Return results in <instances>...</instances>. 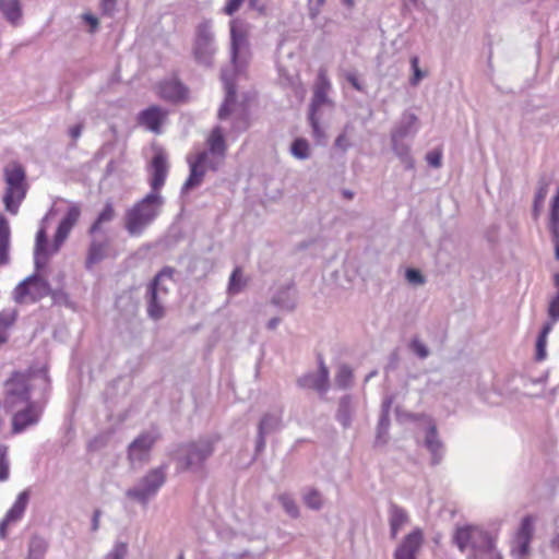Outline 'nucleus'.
Segmentation results:
<instances>
[{"instance_id":"obj_1","label":"nucleus","mask_w":559,"mask_h":559,"mask_svg":"<svg viewBox=\"0 0 559 559\" xmlns=\"http://www.w3.org/2000/svg\"><path fill=\"white\" fill-rule=\"evenodd\" d=\"M452 542L461 552H467V559H502L497 550L495 538L481 526L473 524L456 526Z\"/></svg>"},{"instance_id":"obj_2","label":"nucleus","mask_w":559,"mask_h":559,"mask_svg":"<svg viewBox=\"0 0 559 559\" xmlns=\"http://www.w3.org/2000/svg\"><path fill=\"white\" fill-rule=\"evenodd\" d=\"M219 439L218 435H205L195 440L180 443L173 456L177 471L194 474L203 473L205 464L215 452Z\"/></svg>"},{"instance_id":"obj_3","label":"nucleus","mask_w":559,"mask_h":559,"mask_svg":"<svg viewBox=\"0 0 559 559\" xmlns=\"http://www.w3.org/2000/svg\"><path fill=\"white\" fill-rule=\"evenodd\" d=\"M248 45L245 32L238 26V22L233 20L230 22V53L233 69H223L221 79L226 92L225 100L219 107L218 119L224 120L230 115V106L236 100V85L234 82V71L242 67L245 60L242 52Z\"/></svg>"},{"instance_id":"obj_4","label":"nucleus","mask_w":559,"mask_h":559,"mask_svg":"<svg viewBox=\"0 0 559 559\" xmlns=\"http://www.w3.org/2000/svg\"><path fill=\"white\" fill-rule=\"evenodd\" d=\"M164 199L159 193L150 192L124 215V228L132 237L141 236L159 215Z\"/></svg>"},{"instance_id":"obj_5","label":"nucleus","mask_w":559,"mask_h":559,"mask_svg":"<svg viewBox=\"0 0 559 559\" xmlns=\"http://www.w3.org/2000/svg\"><path fill=\"white\" fill-rule=\"evenodd\" d=\"M3 177L7 185L2 199L5 211L16 215L27 192L25 170L17 163L9 164L3 169Z\"/></svg>"},{"instance_id":"obj_6","label":"nucleus","mask_w":559,"mask_h":559,"mask_svg":"<svg viewBox=\"0 0 559 559\" xmlns=\"http://www.w3.org/2000/svg\"><path fill=\"white\" fill-rule=\"evenodd\" d=\"M32 382V376L21 372H15L5 381L3 407L7 412L33 402L31 399V392L33 389Z\"/></svg>"},{"instance_id":"obj_7","label":"nucleus","mask_w":559,"mask_h":559,"mask_svg":"<svg viewBox=\"0 0 559 559\" xmlns=\"http://www.w3.org/2000/svg\"><path fill=\"white\" fill-rule=\"evenodd\" d=\"M167 467L166 464H163L150 469L134 487L126 491V496L142 504L147 503L165 484Z\"/></svg>"},{"instance_id":"obj_8","label":"nucleus","mask_w":559,"mask_h":559,"mask_svg":"<svg viewBox=\"0 0 559 559\" xmlns=\"http://www.w3.org/2000/svg\"><path fill=\"white\" fill-rule=\"evenodd\" d=\"M51 293L49 283L37 273L23 280L13 290L17 304L36 302Z\"/></svg>"},{"instance_id":"obj_9","label":"nucleus","mask_w":559,"mask_h":559,"mask_svg":"<svg viewBox=\"0 0 559 559\" xmlns=\"http://www.w3.org/2000/svg\"><path fill=\"white\" fill-rule=\"evenodd\" d=\"M215 52L216 48L212 24L209 21L202 22L197 28V37L193 47L195 61L201 66L210 68L213 66Z\"/></svg>"},{"instance_id":"obj_10","label":"nucleus","mask_w":559,"mask_h":559,"mask_svg":"<svg viewBox=\"0 0 559 559\" xmlns=\"http://www.w3.org/2000/svg\"><path fill=\"white\" fill-rule=\"evenodd\" d=\"M175 269L171 266H164L151 281L147 286L146 299H147V314L151 319L157 321L164 318L165 307L164 299L159 295V282L165 278L173 280Z\"/></svg>"},{"instance_id":"obj_11","label":"nucleus","mask_w":559,"mask_h":559,"mask_svg":"<svg viewBox=\"0 0 559 559\" xmlns=\"http://www.w3.org/2000/svg\"><path fill=\"white\" fill-rule=\"evenodd\" d=\"M43 412L44 405L38 401H33L10 411L9 413L12 415V432L22 433L26 429L36 426L41 418Z\"/></svg>"},{"instance_id":"obj_12","label":"nucleus","mask_w":559,"mask_h":559,"mask_svg":"<svg viewBox=\"0 0 559 559\" xmlns=\"http://www.w3.org/2000/svg\"><path fill=\"white\" fill-rule=\"evenodd\" d=\"M207 148L200 153H207V169L216 171L223 165L226 153L227 143L222 127L216 126L212 129L206 139Z\"/></svg>"},{"instance_id":"obj_13","label":"nucleus","mask_w":559,"mask_h":559,"mask_svg":"<svg viewBox=\"0 0 559 559\" xmlns=\"http://www.w3.org/2000/svg\"><path fill=\"white\" fill-rule=\"evenodd\" d=\"M157 429H151L139 435L128 447V459L131 464L148 462L154 444L159 440Z\"/></svg>"},{"instance_id":"obj_14","label":"nucleus","mask_w":559,"mask_h":559,"mask_svg":"<svg viewBox=\"0 0 559 559\" xmlns=\"http://www.w3.org/2000/svg\"><path fill=\"white\" fill-rule=\"evenodd\" d=\"M80 216L81 206L78 203H72L57 227L52 241V253H57L60 250L71 230L79 222Z\"/></svg>"},{"instance_id":"obj_15","label":"nucleus","mask_w":559,"mask_h":559,"mask_svg":"<svg viewBox=\"0 0 559 559\" xmlns=\"http://www.w3.org/2000/svg\"><path fill=\"white\" fill-rule=\"evenodd\" d=\"M297 385L301 389H313L321 394L329 389V369L320 359L318 372H309L298 378Z\"/></svg>"},{"instance_id":"obj_16","label":"nucleus","mask_w":559,"mask_h":559,"mask_svg":"<svg viewBox=\"0 0 559 559\" xmlns=\"http://www.w3.org/2000/svg\"><path fill=\"white\" fill-rule=\"evenodd\" d=\"M151 178H150V186L152 191L158 193V191L163 188L165 185L169 165L167 162V155L164 151H158L154 154L152 160H151Z\"/></svg>"},{"instance_id":"obj_17","label":"nucleus","mask_w":559,"mask_h":559,"mask_svg":"<svg viewBox=\"0 0 559 559\" xmlns=\"http://www.w3.org/2000/svg\"><path fill=\"white\" fill-rule=\"evenodd\" d=\"M190 174L181 188V194L187 193L189 190L197 188L201 185L205 169L207 168V153H198L195 158L188 159Z\"/></svg>"},{"instance_id":"obj_18","label":"nucleus","mask_w":559,"mask_h":559,"mask_svg":"<svg viewBox=\"0 0 559 559\" xmlns=\"http://www.w3.org/2000/svg\"><path fill=\"white\" fill-rule=\"evenodd\" d=\"M424 542V535L420 528H415L407 534L402 544L396 548L394 559H416Z\"/></svg>"},{"instance_id":"obj_19","label":"nucleus","mask_w":559,"mask_h":559,"mask_svg":"<svg viewBox=\"0 0 559 559\" xmlns=\"http://www.w3.org/2000/svg\"><path fill=\"white\" fill-rule=\"evenodd\" d=\"M93 236L94 237L90 242L85 259L86 270H92L95 264L103 261L107 257L108 249L110 246V240L107 236H104L102 238H98L95 235Z\"/></svg>"},{"instance_id":"obj_20","label":"nucleus","mask_w":559,"mask_h":559,"mask_svg":"<svg viewBox=\"0 0 559 559\" xmlns=\"http://www.w3.org/2000/svg\"><path fill=\"white\" fill-rule=\"evenodd\" d=\"M166 116V110L158 106H151L139 114L138 122L139 124L144 126L147 130L159 134Z\"/></svg>"},{"instance_id":"obj_21","label":"nucleus","mask_w":559,"mask_h":559,"mask_svg":"<svg viewBox=\"0 0 559 559\" xmlns=\"http://www.w3.org/2000/svg\"><path fill=\"white\" fill-rule=\"evenodd\" d=\"M418 117L413 112L405 111L400 121L392 129L390 138L413 139L418 132Z\"/></svg>"},{"instance_id":"obj_22","label":"nucleus","mask_w":559,"mask_h":559,"mask_svg":"<svg viewBox=\"0 0 559 559\" xmlns=\"http://www.w3.org/2000/svg\"><path fill=\"white\" fill-rule=\"evenodd\" d=\"M159 96L168 102L177 103L186 97V86L176 79L165 80L158 87Z\"/></svg>"},{"instance_id":"obj_23","label":"nucleus","mask_w":559,"mask_h":559,"mask_svg":"<svg viewBox=\"0 0 559 559\" xmlns=\"http://www.w3.org/2000/svg\"><path fill=\"white\" fill-rule=\"evenodd\" d=\"M425 445L431 453V464L438 465L443 457V444L440 441L435 424H430L426 431Z\"/></svg>"},{"instance_id":"obj_24","label":"nucleus","mask_w":559,"mask_h":559,"mask_svg":"<svg viewBox=\"0 0 559 559\" xmlns=\"http://www.w3.org/2000/svg\"><path fill=\"white\" fill-rule=\"evenodd\" d=\"M52 253V246L48 248L47 234L45 228H40L36 234L34 263L37 270L41 269Z\"/></svg>"},{"instance_id":"obj_25","label":"nucleus","mask_w":559,"mask_h":559,"mask_svg":"<svg viewBox=\"0 0 559 559\" xmlns=\"http://www.w3.org/2000/svg\"><path fill=\"white\" fill-rule=\"evenodd\" d=\"M409 516L405 509L391 502L389 507V524L391 538H396L399 532L408 523Z\"/></svg>"},{"instance_id":"obj_26","label":"nucleus","mask_w":559,"mask_h":559,"mask_svg":"<svg viewBox=\"0 0 559 559\" xmlns=\"http://www.w3.org/2000/svg\"><path fill=\"white\" fill-rule=\"evenodd\" d=\"M391 147L405 169L411 170L415 167V160L411 153V143L406 142L405 139L391 138Z\"/></svg>"},{"instance_id":"obj_27","label":"nucleus","mask_w":559,"mask_h":559,"mask_svg":"<svg viewBox=\"0 0 559 559\" xmlns=\"http://www.w3.org/2000/svg\"><path fill=\"white\" fill-rule=\"evenodd\" d=\"M329 88L330 82L328 78L324 75V73L320 72L310 104V111L317 112V110L328 102Z\"/></svg>"},{"instance_id":"obj_28","label":"nucleus","mask_w":559,"mask_h":559,"mask_svg":"<svg viewBox=\"0 0 559 559\" xmlns=\"http://www.w3.org/2000/svg\"><path fill=\"white\" fill-rule=\"evenodd\" d=\"M11 229L8 218L0 214V265L9 263Z\"/></svg>"},{"instance_id":"obj_29","label":"nucleus","mask_w":559,"mask_h":559,"mask_svg":"<svg viewBox=\"0 0 559 559\" xmlns=\"http://www.w3.org/2000/svg\"><path fill=\"white\" fill-rule=\"evenodd\" d=\"M282 408L276 412L264 414L258 425V431L269 436L270 433L278 430L282 426Z\"/></svg>"},{"instance_id":"obj_30","label":"nucleus","mask_w":559,"mask_h":559,"mask_svg":"<svg viewBox=\"0 0 559 559\" xmlns=\"http://www.w3.org/2000/svg\"><path fill=\"white\" fill-rule=\"evenodd\" d=\"M354 413L353 399L350 395H344L338 401L336 411V420L344 427L348 428L352 424Z\"/></svg>"},{"instance_id":"obj_31","label":"nucleus","mask_w":559,"mask_h":559,"mask_svg":"<svg viewBox=\"0 0 559 559\" xmlns=\"http://www.w3.org/2000/svg\"><path fill=\"white\" fill-rule=\"evenodd\" d=\"M0 11L13 25H17L22 19V5L20 0H0Z\"/></svg>"},{"instance_id":"obj_32","label":"nucleus","mask_w":559,"mask_h":559,"mask_svg":"<svg viewBox=\"0 0 559 559\" xmlns=\"http://www.w3.org/2000/svg\"><path fill=\"white\" fill-rule=\"evenodd\" d=\"M29 501V492L28 490H24L19 493L15 502L10 508V510L7 512L5 516L8 518V521H12L13 523L19 522L28 504Z\"/></svg>"},{"instance_id":"obj_33","label":"nucleus","mask_w":559,"mask_h":559,"mask_svg":"<svg viewBox=\"0 0 559 559\" xmlns=\"http://www.w3.org/2000/svg\"><path fill=\"white\" fill-rule=\"evenodd\" d=\"M49 544L38 535H33L28 542L27 556L25 559H45Z\"/></svg>"},{"instance_id":"obj_34","label":"nucleus","mask_w":559,"mask_h":559,"mask_svg":"<svg viewBox=\"0 0 559 559\" xmlns=\"http://www.w3.org/2000/svg\"><path fill=\"white\" fill-rule=\"evenodd\" d=\"M116 217V211L111 202H107L104 209L100 211L94 223L88 228L90 235H96L100 233L102 226L106 223H110Z\"/></svg>"},{"instance_id":"obj_35","label":"nucleus","mask_w":559,"mask_h":559,"mask_svg":"<svg viewBox=\"0 0 559 559\" xmlns=\"http://www.w3.org/2000/svg\"><path fill=\"white\" fill-rule=\"evenodd\" d=\"M272 302L275 306L287 311H292L296 308V300L294 297L290 296L289 288H285L276 293L272 298Z\"/></svg>"},{"instance_id":"obj_36","label":"nucleus","mask_w":559,"mask_h":559,"mask_svg":"<svg viewBox=\"0 0 559 559\" xmlns=\"http://www.w3.org/2000/svg\"><path fill=\"white\" fill-rule=\"evenodd\" d=\"M552 182V176L542 174L537 181V190L535 193L536 203L544 204V201L548 194V189Z\"/></svg>"},{"instance_id":"obj_37","label":"nucleus","mask_w":559,"mask_h":559,"mask_svg":"<svg viewBox=\"0 0 559 559\" xmlns=\"http://www.w3.org/2000/svg\"><path fill=\"white\" fill-rule=\"evenodd\" d=\"M353 382V370L347 365H341L335 374V384L340 389H347Z\"/></svg>"},{"instance_id":"obj_38","label":"nucleus","mask_w":559,"mask_h":559,"mask_svg":"<svg viewBox=\"0 0 559 559\" xmlns=\"http://www.w3.org/2000/svg\"><path fill=\"white\" fill-rule=\"evenodd\" d=\"M245 285L246 282L242 280L241 269L237 266L230 274L228 283V293L230 295H237L242 290Z\"/></svg>"},{"instance_id":"obj_39","label":"nucleus","mask_w":559,"mask_h":559,"mask_svg":"<svg viewBox=\"0 0 559 559\" xmlns=\"http://www.w3.org/2000/svg\"><path fill=\"white\" fill-rule=\"evenodd\" d=\"M290 153L298 159H307L310 156L309 144L305 139H296L290 146Z\"/></svg>"},{"instance_id":"obj_40","label":"nucleus","mask_w":559,"mask_h":559,"mask_svg":"<svg viewBox=\"0 0 559 559\" xmlns=\"http://www.w3.org/2000/svg\"><path fill=\"white\" fill-rule=\"evenodd\" d=\"M278 501L287 514H289L292 518H297L299 515V509L295 500L288 493L280 495Z\"/></svg>"},{"instance_id":"obj_41","label":"nucleus","mask_w":559,"mask_h":559,"mask_svg":"<svg viewBox=\"0 0 559 559\" xmlns=\"http://www.w3.org/2000/svg\"><path fill=\"white\" fill-rule=\"evenodd\" d=\"M533 519L531 516L523 518L521 525L519 527L516 539H532L533 536Z\"/></svg>"},{"instance_id":"obj_42","label":"nucleus","mask_w":559,"mask_h":559,"mask_svg":"<svg viewBox=\"0 0 559 559\" xmlns=\"http://www.w3.org/2000/svg\"><path fill=\"white\" fill-rule=\"evenodd\" d=\"M16 317V309L8 308L0 312V334L15 322Z\"/></svg>"},{"instance_id":"obj_43","label":"nucleus","mask_w":559,"mask_h":559,"mask_svg":"<svg viewBox=\"0 0 559 559\" xmlns=\"http://www.w3.org/2000/svg\"><path fill=\"white\" fill-rule=\"evenodd\" d=\"M10 475V462L8 459V447L0 444V481H4Z\"/></svg>"},{"instance_id":"obj_44","label":"nucleus","mask_w":559,"mask_h":559,"mask_svg":"<svg viewBox=\"0 0 559 559\" xmlns=\"http://www.w3.org/2000/svg\"><path fill=\"white\" fill-rule=\"evenodd\" d=\"M411 67L413 70V76L409 79V83L413 86H417L419 82L426 76V73L419 68V58L417 56L411 58Z\"/></svg>"},{"instance_id":"obj_45","label":"nucleus","mask_w":559,"mask_h":559,"mask_svg":"<svg viewBox=\"0 0 559 559\" xmlns=\"http://www.w3.org/2000/svg\"><path fill=\"white\" fill-rule=\"evenodd\" d=\"M390 427V415H381L377 426V440L381 442L386 441V436Z\"/></svg>"},{"instance_id":"obj_46","label":"nucleus","mask_w":559,"mask_h":559,"mask_svg":"<svg viewBox=\"0 0 559 559\" xmlns=\"http://www.w3.org/2000/svg\"><path fill=\"white\" fill-rule=\"evenodd\" d=\"M305 503L313 510H319L322 507L321 495L314 490H309L304 497Z\"/></svg>"},{"instance_id":"obj_47","label":"nucleus","mask_w":559,"mask_h":559,"mask_svg":"<svg viewBox=\"0 0 559 559\" xmlns=\"http://www.w3.org/2000/svg\"><path fill=\"white\" fill-rule=\"evenodd\" d=\"M409 348L420 359H426L430 354L428 347L421 341H419L417 337H415L411 341Z\"/></svg>"},{"instance_id":"obj_48","label":"nucleus","mask_w":559,"mask_h":559,"mask_svg":"<svg viewBox=\"0 0 559 559\" xmlns=\"http://www.w3.org/2000/svg\"><path fill=\"white\" fill-rule=\"evenodd\" d=\"M128 554V545L122 542L115 544L114 548L106 555L105 559H124Z\"/></svg>"},{"instance_id":"obj_49","label":"nucleus","mask_w":559,"mask_h":559,"mask_svg":"<svg viewBox=\"0 0 559 559\" xmlns=\"http://www.w3.org/2000/svg\"><path fill=\"white\" fill-rule=\"evenodd\" d=\"M405 278L412 285H424L426 283L425 276L417 269L409 267L405 272Z\"/></svg>"},{"instance_id":"obj_50","label":"nucleus","mask_w":559,"mask_h":559,"mask_svg":"<svg viewBox=\"0 0 559 559\" xmlns=\"http://www.w3.org/2000/svg\"><path fill=\"white\" fill-rule=\"evenodd\" d=\"M345 80L358 92H365V85L360 81L357 71L350 70L344 72Z\"/></svg>"},{"instance_id":"obj_51","label":"nucleus","mask_w":559,"mask_h":559,"mask_svg":"<svg viewBox=\"0 0 559 559\" xmlns=\"http://www.w3.org/2000/svg\"><path fill=\"white\" fill-rule=\"evenodd\" d=\"M245 0H228L223 9V12L226 14V15H229L231 16L233 14H235L241 7V4L243 3ZM250 2V5L251 7H254V2L255 0H249Z\"/></svg>"},{"instance_id":"obj_52","label":"nucleus","mask_w":559,"mask_h":559,"mask_svg":"<svg viewBox=\"0 0 559 559\" xmlns=\"http://www.w3.org/2000/svg\"><path fill=\"white\" fill-rule=\"evenodd\" d=\"M547 338L543 336H538L536 340V352H535V360L543 361L547 358Z\"/></svg>"},{"instance_id":"obj_53","label":"nucleus","mask_w":559,"mask_h":559,"mask_svg":"<svg viewBox=\"0 0 559 559\" xmlns=\"http://www.w3.org/2000/svg\"><path fill=\"white\" fill-rule=\"evenodd\" d=\"M426 160L429 166L440 168L442 165V154L438 150L430 151L426 154Z\"/></svg>"},{"instance_id":"obj_54","label":"nucleus","mask_w":559,"mask_h":559,"mask_svg":"<svg viewBox=\"0 0 559 559\" xmlns=\"http://www.w3.org/2000/svg\"><path fill=\"white\" fill-rule=\"evenodd\" d=\"M548 229L551 238L559 237V213H549Z\"/></svg>"},{"instance_id":"obj_55","label":"nucleus","mask_w":559,"mask_h":559,"mask_svg":"<svg viewBox=\"0 0 559 559\" xmlns=\"http://www.w3.org/2000/svg\"><path fill=\"white\" fill-rule=\"evenodd\" d=\"M518 546L512 550L513 555L523 558L525 557L530 551V543L528 539H516Z\"/></svg>"},{"instance_id":"obj_56","label":"nucleus","mask_w":559,"mask_h":559,"mask_svg":"<svg viewBox=\"0 0 559 559\" xmlns=\"http://www.w3.org/2000/svg\"><path fill=\"white\" fill-rule=\"evenodd\" d=\"M548 316L556 322L559 320V294H557L549 302Z\"/></svg>"},{"instance_id":"obj_57","label":"nucleus","mask_w":559,"mask_h":559,"mask_svg":"<svg viewBox=\"0 0 559 559\" xmlns=\"http://www.w3.org/2000/svg\"><path fill=\"white\" fill-rule=\"evenodd\" d=\"M309 122H310V126L312 128V132H313L314 136L317 139L322 138L324 135V133H323V131L321 130V128L319 126V120L316 117V112H313V111L309 112Z\"/></svg>"},{"instance_id":"obj_58","label":"nucleus","mask_w":559,"mask_h":559,"mask_svg":"<svg viewBox=\"0 0 559 559\" xmlns=\"http://www.w3.org/2000/svg\"><path fill=\"white\" fill-rule=\"evenodd\" d=\"M325 3V0H308L309 14L312 19L319 15L321 8Z\"/></svg>"},{"instance_id":"obj_59","label":"nucleus","mask_w":559,"mask_h":559,"mask_svg":"<svg viewBox=\"0 0 559 559\" xmlns=\"http://www.w3.org/2000/svg\"><path fill=\"white\" fill-rule=\"evenodd\" d=\"M48 296H50L52 300L58 304L66 302L68 299V295L62 289L51 288V293Z\"/></svg>"},{"instance_id":"obj_60","label":"nucleus","mask_w":559,"mask_h":559,"mask_svg":"<svg viewBox=\"0 0 559 559\" xmlns=\"http://www.w3.org/2000/svg\"><path fill=\"white\" fill-rule=\"evenodd\" d=\"M83 20L90 25L91 33H94L97 29L99 22L95 15H93L91 13H85V14H83Z\"/></svg>"},{"instance_id":"obj_61","label":"nucleus","mask_w":559,"mask_h":559,"mask_svg":"<svg viewBox=\"0 0 559 559\" xmlns=\"http://www.w3.org/2000/svg\"><path fill=\"white\" fill-rule=\"evenodd\" d=\"M335 146L343 150V151H346L349 146H350V143L346 136L345 133H341L336 140H335Z\"/></svg>"},{"instance_id":"obj_62","label":"nucleus","mask_w":559,"mask_h":559,"mask_svg":"<svg viewBox=\"0 0 559 559\" xmlns=\"http://www.w3.org/2000/svg\"><path fill=\"white\" fill-rule=\"evenodd\" d=\"M117 0H102V10L106 14H112L116 8Z\"/></svg>"},{"instance_id":"obj_63","label":"nucleus","mask_w":559,"mask_h":559,"mask_svg":"<svg viewBox=\"0 0 559 559\" xmlns=\"http://www.w3.org/2000/svg\"><path fill=\"white\" fill-rule=\"evenodd\" d=\"M266 436L267 435H264V433H261L258 431L257 441H255V452L257 453H260L264 450L265 444H266V440H265Z\"/></svg>"},{"instance_id":"obj_64","label":"nucleus","mask_w":559,"mask_h":559,"mask_svg":"<svg viewBox=\"0 0 559 559\" xmlns=\"http://www.w3.org/2000/svg\"><path fill=\"white\" fill-rule=\"evenodd\" d=\"M393 396H385L381 405V415H390V409L393 404Z\"/></svg>"}]
</instances>
